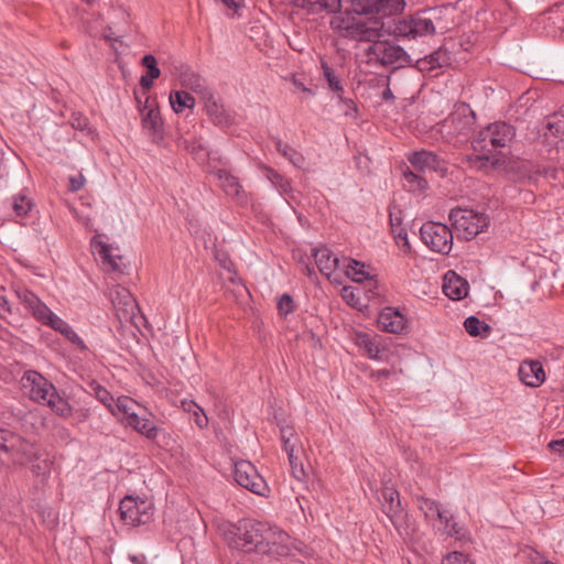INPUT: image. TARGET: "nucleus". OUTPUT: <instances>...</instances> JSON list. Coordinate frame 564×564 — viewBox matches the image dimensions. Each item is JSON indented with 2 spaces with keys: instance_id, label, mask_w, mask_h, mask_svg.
I'll return each instance as SVG.
<instances>
[{
  "instance_id": "2",
  "label": "nucleus",
  "mask_w": 564,
  "mask_h": 564,
  "mask_svg": "<svg viewBox=\"0 0 564 564\" xmlns=\"http://www.w3.org/2000/svg\"><path fill=\"white\" fill-rule=\"evenodd\" d=\"M229 547L243 553L285 555L289 535L269 522L241 519L224 533Z\"/></svg>"
},
{
  "instance_id": "11",
  "label": "nucleus",
  "mask_w": 564,
  "mask_h": 564,
  "mask_svg": "<svg viewBox=\"0 0 564 564\" xmlns=\"http://www.w3.org/2000/svg\"><path fill=\"white\" fill-rule=\"evenodd\" d=\"M139 111L141 113L142 129L145 134L156 144H161L164 140L163 120L160 110L156 106L149 104L147 97L144 104L141 102L139 97H135Z\"/></svg>"
},
{
  "instance_id": "52",
  "label": "nucleus",
  "mask_w": 564,
  "mask_h": 564,
  "mask_svg": "<svg viewBox=\"0 0 564 564\" xmlns=\"http://www.w3.org/2000/svg\"><path fill=\"white\" fill-rule=\"evenodd\" d=\"M193 419H194V422L195 424L199 427V429H204L207 426L208 424V419L204 412V410L202 409V412L200 411H194L193 412Z\"/></svg>"
},
{
  "instance_id": "22",
  "label": "nucleus",
  "mask_w": 564,
  "mask_h": 564,
  "mask_svg": "<svg viewBox=\"0 0 564 564\" xmlns=\"http://www.w3.org/2000/svg\"><path fill=\"white\" fill-rule=\"evenodd\" d=\"M401 214V210L395 206H391L389 208V223L391 227V232L399 246H401L404 249H410L408 232L405 228L402 227Z\"/></svg>"
},
{
  "instance_id": "55",
  "label": "nucleus",
  "mask_w": 564,
  "mask_h": 564,
  "mask_svg": "<svg viewBox=\"0 0 564 564\" xmlns=\"http://www.w3.org/2000/svg\"><path fill=\"white\" fill-rule=\"evenodd\" d=\"M295 447L296 443L293 442V440L288 441V443H283V448L288 454L289 460L296 459Z\"/></svg>"
},
{
  "instance_id": "6",
  "label": "nucleus",
  "mask_w": 564,
  "mask_h": 564,
  "mask_svg": "<svg viewBox=\"0 0 564 564\" xmlns=\"http://www.w3.org/2000/svg\"><path fill=\"white\" fill-rule=\"evenodd\" d=\"M516 137V128L506 121H496L481 129L471 145L475 151H487L509 147Z\"/></svg>"
},
{
  "instance_id": "21",
  "label": "nucleus",
  "mask_w": 564,
  "mask_h": 564,
  "mask_svg": "<svg viewBox=\"0 0 564 564\" xmlns=\"http://www.w3.org/2000/svg\"><path fill=\"white\" fill-rule=\"evenodd\" d=\"M41 404L47 405L54 414L63 419H68L73 414V408L68 400L61 395L56 388L53 389V392L48 393L45 401L41 402Z\"/></svg>"
},
{
  "instance_id": "45",
  "label": "nucleus",
  "mask_w": 564,
  "mask_h": 564,
  "mask_svg": "<svg viewBox=\"0 0 564 564\" xmlns=\"http://www.w3.org/2000/svg\"><path fill=\"white\" fill-rule=\"evenodd\" d=\"M442 564H474L462 552L448 553L442 561Z\"/></svg>"
},
{
  "instance_id": "32",
  "label": "nucleus",
  "mask_w": 564,
  "mask_h": 564,
  "mask_svg": "<svg viewBox=\"0 0 564 564\" xmlns=\"http://www.w3.org/2000/svg\"><path fill=\"white\" fill-rule=\"evenodd\" d=\"M170 102L175 112H182L185 108H194V97L183 90L174 91L170 95Z\"/></svg>"
},
{
  "instance_id": "46",
  "label": "nucleus",
  "mask_w": 564,
  "mask_h": 564,
  "mask_svg": "<svg viewBox=\"0 0 564 564\" xmlns=\"http://www.w3.org/2000/svg\"><path fill=\"white\" fill-rule=\"evenodd\" d=\"M223 12L229 18L240 17V10L243 8V2H223Z\"/></svg>"
},
{
  "instance_id": "3",
  "label": "nucleus",
  "mask_w": 564,
  "mask_h": 564,
  "mask_svg": "<svg viewBox=\"0 0 564 564\" xmlns=\"http://www.w3.org/2000/svg\"><path fill=\"white\" fill-rule=\"evenodd\" d=\"M30 465L36 477L45 479L52 470L53 459L40 453L36 446L19 434L7 429H0V463Z\"/></svg>"
},
{
  "instance_id": "7",
  "label": "nucleus",
  "mask_w": 564,
  "mask_h": 564,
  "mask_svg": "<svg viewBox=\"0 0 564 564\" xmlns=\"http://www.w3.org/2000/svg\"><path fill=\"white\" fill-rule=\"evenodd\" d=\"M475 121L474 111L462 106L438 123V131L448 142H463L474 130Z\"/></svg>"
},
{
  "instance_id": "41",
  "label": "nucleus",
  "mask_w": 564,
  "mask_h": 564,
  "mask_svg": "<svg viewBox=\"0 0 564 564\" xmlns=\"http://www.w3.org/2000/svg\"><path fill=\"white\" fill-rule=\"evenodd\" d=\"M530 173V180H536L538 176H544L551 180H558V174L561 173V171L553 166L532 165Z\"/></svg>"
},
{
  "instance_id": "49",
  "label": "nucleus",
  "mask_w": 564,
  "mask_h": 564,
  "mask_svg": "<svg viewBox=\"0 0 564 564\" xmlns=\"http://www.w3.org/2000/svg\"><path fill=\"white\" fill-rule=\"evenodd\" d=\"M118 294L122 297L124 305L128 306L127 312L133 314L134 308H137V303L132 299L130 292L126 289H122V291L118 292Z\"/></svg>"
},
{
  "instance_id": "60",
  "label": "nucleus",
  "mask_w": 564,
  "mask_h": 564,
  "mask_svg": "<svg viewBox=\"0 0 564 564\" xmlns=\"http://www.w3.org/2000/svg\"><path fill=\"white\" fill-rule=\"evenodd\" d=\"M389 80H390V76L387 77V87L382 93V99L386 101H390V100L394 99L393 93L389 87Z\"/></svg>"
},
{
  "instance_id": "38",
  "label": "nucleus",
  "mask_w": 564,
  "mask_h": 564,
  "mask_svg": "<svg viewBox=\"0 0 564 564\" xmlns=\"http://www.w3.org/2000/svg\"><path fill=\"white\" fill-rule=\"evenodd\" d=\"M93 393L98 401H100L113 415H116L113 397L111 393L98 383L91 384Z\"/></svg>"
},
{
  "instance_id": "42",
  "label": "nucleus",
  "mask_w": 564,
  "mask_h": 564,
  "mask_svg": "<svg viewBox=\"0 0 564 564\" xmlns=\"http://www.w3.org/2000/svg\"><path fill=\"white\" fill-rule=\"evenodd\" d=\"M142 66L148 68L147 76H149L152 79H156L161 75V69L158 67V61L155 56L148 54L142 57L141 61Z\"/></svg>"
},
{
  "instance_id": "34",
  "label": "nucleus",
  "mask_w": 564,
  "mask_h": 564,
  "mask_svg": "<svg viewBox=\"0 0 564 564\" xmlns=\"http://www.w3.org/2000/svg\"><path fill=\"white\" fill-rule=\"evenodd\" d=\"M11 200L13 212L20 217L26 216L33 207L32 199L24 192L13 195Z\"/></svg>"
},
{
  "instance_id": "31",
  "label": "nucleus",
  "mask_w": 564,
  "mask_h": 564,
  "mask_svg": "<svg viewBox=\"0 0 564 564\" xmlns=\"http://www.w3.org/2000/svg\"><path fill=\"white\" fill-rule=\"evenodd\" d=\"M464 327L465 330L473 337L486 338L491 332L490 326L476 316L467 317L464 322Z\"/></svg>"
},
{
  "instance_id": "12",
  "label": "nucleus",
  "mask_w": 564,
  "mask_h": 564,
  "mask_svg": "<svg viewBox=\"0 0 564 564\" xmlns=\"http://www.w3.org/2000/svg\"><path fill=\"white\" fill-rule=\"evenodd\" d=\"M234 477L239 486L256 495L265 496L268 491L267 482L250 462H237L234 468Z\"/></svg>"
},
{
  "instance_id": "50",
  "label": "nucleus",
  "mask_w": 564,
  "mask_h": 564,
  "mask_svg": "<svg viewBox=\"0 0 564 564\" xmlns=\"http://www.w3.org/2000/svg\"><path fill=\"white\" fill-rule=\"evenodd\" d=\"M292 469L293 476L302 480L305 477V471L303 468V465L299 462V457L296 456V459L289 460Z\"/></svg>"
},
{
  "instance_id": "37",
  "label": "nucleus",
  "mask_w": 564,
  "mask_h": 564,
  "mask_svg": "<svg viewBox=\"0 0 564 564\" xmlns=\"http://www.w3.org/2000/svg\"><path fill=\"white\" fill-rule=\"evenodd\" d=\"M346 274L355 282H362L369 278L368 272L365 271V264L355 259H348Z\"/></svg>"
},
{
  "instance_id": "30",
  "label": "nucleus",
  "mask_w": 564,
  "mask_h": 564,
  "mask_svg": "<svg viewBox=\"0 0 564 564\" xmlns=\"http://www.w3.org/2000/svg\"><path fill=\"white\" fill-rule=\"evenodd\" d=\"M275 149L281 155L288 159L289 162L293 164L295 167L303 169L305 158L297 150L293 149L291 145L284 143L281 140L275 141Z\"/></svg>"
},
{
  "instance_id": "27",
  "label": "nucleus",
  "mask_w": 564,
  "mask_h": 564,
  "mask_svg": "<svg viewBox=\"0 0 564 564\" xmlns=\"http://www.w3.org/2000/svg\"><path fill=\"white\" fill-rule=\"evenodd\" d=\"M127 426L132 427L149 440H155L159 434V427L149 419L142 417L139 414L135 415V420L128 421Z\"/></svg>"
},
{
  "instance_id": "23",
  "label": "nucleus",
  "mask_w": 564,
  "mask_h": 564,
  "mask_svg": "<svg viewBox=\"0 0 564 564\" xmlns=\"http://www.w3.org/2000/svg\"><path fill=\"white\" fill-rule=\"evenodd\" d=\"M357 345L364 349L366 355L373 360H381V352L384 350L381 338L379 336H370L368 334L357 335Z\"/></svg>"
},
{
  "instance_id": "51",
  "label": "nucleus",
  "mask_w": 564,
  "mask_h": 564,
  "mask_svg": "<svg viewBox=\"0 0 564 564\" xmlns=\"http://www.w3.org/2000/svg\"><path fill=\"white\" fill-rule=\"evenodd\" d=\"M85 185V178L82 174L77 176H70L69 177V186L68 189L70 192H78L80 191Z\"/></svg>"
},
{
  "instance_id": "33",
  "label": "nucleus",
  "mask_w": 564,
  "mask_h": 564,
  "mask_svg": "<svg viewBox=\"0 0 564 564\" xmlns=\"http://www.w3.org/2000/svg\"><path fill=\"white\" fill-rule=\"evenodd\" d=\"M403 178L406 186L411 192H422L427 187V181L424 178L423 173L411 171L409 167L403 171Z\"/></svg>"
},
{
  "instance_id": "15",
  "label": "nucleus",
  "mask_w": 564,
  "mask_h": 564,
  "mask_svg": "<svg viewBox=\"0 0 564 564\" xmlns=\"http://www.w3.org/2000/svg\"><path fill=\"white\" fill-rule=\"evenodd\" d=\"M377 323L380 329L391 334H400L406 327V318L397 308L384 307L378 315Z\"/></svg>"
},
{
  "instance_id": "64",
  "label": "nucleus",
  "mask_w": 564,
  "mask_h": 564,
  "mask_svg": "<svg viewBox=\"0 0 564 564\" xmlns=\"http://www.w3.org/2000/svg\"><path fill=\"white\" fill-rule=\"evenodd\" d=\"M293 84L296 88L301 89L302 91L313 94L312 90L310 88L305 87V85L302 82L294 79Z\"/></svg>"
},
{
  "instance_id": "59",
  "label": "nucleus",
  "mask_w": 564,
  "mask_h": 564,
  "mask_svg": "<svg viewBox=\"0 0 564 564\" xmlns=\"http://www.w3.org/2000/svg\"><path fill=\"white\" fill-rule=\"evenodd\" d=\"M153 80L154 79L150 78L149 76L142 75L140 78V85L143 89L149 90L153 87Z\"/></svg>"
},
{
  "instance_id": "9",
  "label": "nucleus",
  "mask_w": 564,
  "mask_h": 564,
  "mask_svg": "<svg viewBox=\"0 0 564 564\" xmlns=\"http://www.w3.org/2000/svg\"><path fill=\"white\" fill-rule=\"evenodd\" d=\"M153 503L140 497L126 496L119 505V512L124 524L139 527L149 523L154 514Z\"/></svg>"
},
{
  "instance_id": "4",
  "label": "nucleus",
  "mask_w": 564,
  "mask_h": 564,
  "mask_svg": "<svg viewBox=\"0 0 564 564\" xmlns=\"http://www.w3.org/2000/svg\"><path fill=\"white\" fill-rule=\"evenodd\" d=\"M18 296L25 310H28L39 323L59 333L80 350L87 349L86 344L73 327L66 321L57 316L35 293L30 290H22L18 292Z\"/></svg>"
},
{
  "instance_id": "24",
  "label": "nucleus",
  "mask_w": 564,
  "mask_h": 564,
  "mask_svg": "<svg viewBox=\"0 0 564 564\" xmlns=\"http://www.w3.org/2000/svg\"><path fill=\"white\" fill-rule=\"evenodd\" d=\"M449 57L448 53L442 48L431 53L423 58H419L415 61V67L420 72H432L436 68L443 67L448 64Z\"/></svg>"
},
{
  "instance_id": "17",
  "label": "nucleus",
  "mask_w": 564,
  "mask_h": 564,
  "mask_svg": "<svg viewBox=\"0 0 564 564\" xmlns=\"http://www.w3.org/2000/svg\"><path fill=\"white\" fill-rule=\"evenodd\" d=\"M518 376L522 383L532 388L540 387L545 381V372L541 362L534 360L522 361Z\"/></svg>"
},
{
  "instance_id": "44",
  "label": "nucleus",
  "mask_w": 564,
  "mask_h": 564,
  "mask_svg": "<svg viewBox=\"0 0 564 564\" xmlns=\"http://www.w3.org/2000/svg\"><path fill=\"white\" fill-rule=\"evenodd\" d=\"M278 310L281 315H288L295 310L294 301L291 295L284 293L278 301Z\"/></svg>"
},
{
  "instance_id": "25",
  "label": "nucleus",
  "mask_w": 564,
  "mask_h": 564,
  "mask_svg": "<svg viewBox=\"0 0 564 564\" xmlns=\"http://www.w3.org/2000/svg\"><path fill=\"white\" fill-rule=\"evenodd\" d=\"M180 83L184 88H187L194 93L200 94L203 97L206 96L210 91L206 87L205 79L189 68H186L181 72Z\"/></svg>"
},
{
  "instance_id": "5",
  "label": "nucleus",
  "mask_w": 564,
  "mask_h": 564,
  "mask_svg": "<svg viewBox=\"0 0 564 564\" xmlns=\"http://www.w3.org/2000/svg\"><path fill=\"white\" fill-rule=\"evenodd\" d=\"M382 36L375 37L366 48V55L369 62H376L382 66L403 67L412 65L413 59L403 47L390 41L380 40Z\"/></svg>"
},
{
  "instance_id": "18",
  "label": "nucleus",
  "mask_w": 564,
  "mask_h": 564,
  "mask_svg": "<svg viewBox=\"0 0 564 564\" xmlns=\"http://www.w3.org/2000/svg\"><path fill=\"white\" fill-rule=\"evenodd\" d=\"M468 282L456 274L454 271H448L444 276L443 292L454 301L463 300L468 294Z\"/></svg>"
},
{
  "instance_id": "36",
  "label": "nucleus",
  "mask_w": 564,
  "mask_h": 564,
  "mask_svg": "<svg viewBox=\"0 0 564 564\" xmlns=\"http://www.w3.org/2000/svg\"><path fill=\"white\" fill-rule=\"evenodd\" d=\"M419 509L424 513L427 520H443L444 516H442V510L440 509L438 503L430 498H420Z\"/></svg>"
},
{
  "instance_id": "40",
  "label": "nucleus",
  "mask_w": 564,
  "mask_h": 564,
  "mask_svg": "<svg viewBox=\"0 0 564 564\" xmlns=\"http://www.w3.org/2000/svg\"><path fill=\"white\" fill-rule=\"evenodd\" d=\"M546 128L554 137L564 140V112L553 115L547 120Z\"/></svg>"
},
{
  "instance_id": "19",
  "label": "nucleus",
  "mask_w": 564,
  "mask_h": 564,
  "mask_svg": "<svg viewBox=\"0 0 564 564\" xmlns=\"http://www.w3.org/2000/svg\"><path fill=\"white\" fill-rule=\"evenodd\" d=\"M205 99V110L209 119L217 126H228L231 122L229 112L225 109L224 105L209 91Z\"/></svg>"
},
{
  "instance_id": "26",
  "label": "nucleus",
  "mask_w": 564,
  "mask_h": 564,
  "mask_svg": "<svg viewBox=\"0 0 564 564\" xmlns=\"http://www.w3.org/2000/svg\"><path fill=\"white\" fill-rule=\"evenodd\" d=\"M177 145L191 153L199 163H204L208 159L209 153L200 140L181 137L177 139Z\"/></svg>"
},
{
  "instance_id": "1",
  "label": "nucleus",
  "mask_w": 564,
  "mask_h": 564,
  "mask_svg": "<svg viewBox=\"0 0 564 564\" xmlns=\"http://www.w3.org/2000/svg\"><path fill=\"white\" fill-rule=\"evenodd\" d=\"M390 2H301L307 11L333 13L330 25L335 30L346 31L347 35L359 41H371L378 36L392 35L397 39H416L435 33L434 20L452 3L427 8L409 19L384 20Z\"/></svg>"
},
{
  "instance_id": "35",
  "label": "nucleus",
  "mask_w": 564,
  "mask_h": 564,
  "mask_svg": "<svg viewBox=\"0 0 564 564\" xmlns=\"http://www.w3.org/2000/svg\"><path fill=\"white\" fill-rule=\"evenodd\" d=\"M265 177L280 192V194H289L292 191L291 182L278 171L265 167Z\"/></svg>"
},
{
  "instance_id": "20",
  "label": "nucleus",
  "mask_w": 564,
  "mask_h": 564,
  "mask_svg": "<svg viewBox=\"0 0 564 564\" xmlns=\"http://www.w3.org/2000/svg\"><path fill=\"white\" fill-rule=\"evenodd\" d=\"M313 257L321 273L328 279L332 278L335 270L339 267V259L327 248L313 249Z\"/></svg>"
},
{
  "instance_id": "53",
  "label": "nucleus",
  "mask_w": 564,
  "mask_h": 564,
  "mask_svg": "<svg viewBox=\"0 0 564 564\" xmlns=\"http://www.w3.org/2000/svg\"><path fill=\"white\" fill-rule=\"evenodd\" d=\"M280 435L282 443H288V441H292L295 437V432L292 426H282L280 429Z\"/></svg>"
},
{
  "instance_id": "56",
  "label": "nucleus",
  "mask_w": 564,
  "mask_h": 564,
  "mask_svg": "<svg viewBox=\"0 0 564 564\" xmlns=\"http://www.w3.org/2000/svg\"><path fill=\"white\" fill-rule=\"evenodd\" d=\"M338 98L346 105L347 109L345 110V113L347 116H355L357 113V107L351 99H344L341 95Z\"/></svg>"
},
{
  "instance_id": "48",
  "label": "nucleus",
  "mask_w": 564,
  "mask_h": 564,
  "mask_svg": "<svg viewBox=\"0 0 564 564\" xmlns=\"http://www.w3.org/2000/svg\"><path fill=\"white\" fill-rule=\"evenodd\" d=\"M443 533L456 539L463 538V529L454 519H452L449 527H444Z\"/></svg>"
},
{
  "instance_id": "28",
  "label": "nucleus",
  "mask_w": 564,
  "mask_h": 564,
  "mask_svg": "<svg viewBox=\"0 0 564 564\" xmlns=\"http://www.w3.org/2000/svg\"><path fill=\"white\" fill-rule=\"evenodd\" d=\"M113 406L116 414L120 412L124 415L122 422L126 425L128 421L135 420V415L138 414L135 408L139 406V404L133 399L126 395H121L116 400Z\"/></svg>"
},
{
  "instance_id": "16",
  "label": "nucleus",
  "mask_w": 564,
  "mask_h": 564,
  "mask_svg": "<svg viewBox=\"0 0 564 564\" xmlns=\"http://www.w3.org/2000/svg\"><path fill=\"white\" fill-rule=\"evenodd\" d=\"M381 497L383 512L390 519L392 524L398 528V524L403 517V509L399 492L392 487H386L381 492Z\"/></svg>"
},
{
  "instance_id": "61",
  "label": "nucleus",
  "mask_w": 564,
  "mask_h": 564,
  "mask_svg": "<svg viewBox=\"0 0 564 564\" xmlns=\"http://www.w3.org/2000/svg\"><path fill=\"white\" fill-rule=\"evenodd\" d=\"M389 376H390V370H388V369H380V370L372 372V377L378 380L388 378Z\"/></svg>"
},
{
  "instance_id": "8",
  "label": "nucleus",
  "mask_w": 564,
  "mask_h": 564,
  "mask_svg": "<svg viewBox=\"0 0 564 564\" xmlns=\"http://www.w3.org/2000/svg\"><path fill=\"white\" fill-rule=\"evenodd\" d=\"M449 220L455 230L469 240L482 232L488 227V218L473 209L455 208L449 213Z\"/></svg>"
},
{
  "instance_id": "29",
  "label": "nucleus",
  "mask_w": 564,
  "mask_h": 564,
  "mask_svg": "<svg viewBox=\"0 0 564 564\" xmlns=\"http://www.w3.org/2000/svg\"><path fill=\"white\" fill-rule=\"evenodd\" d=\"M217 177L221 188L227 195L239 196L242 187L236 176L231 175L228 171L220 169L217 171Z\"/></svg>"
},
{
  "instance_id": "10",
  "label": "nucleus",
  "mask_w": 564,
  "mask_h": 564,
  "mask_svg": "<svg viewBox=\"0 0 564 564\" xmlns=\"http://www.w3.org/2000/svg\"><path fill=\"white\" fill-rule=\"evenodd\" d=\"M423 243L432 251L448 254L453 247L452 230L442 223L427 221L420 228Z\"/></svg>"
},
{
  "instance_id": "47",
  "label": "nucleus",
  "mask_w": 564,
  "mask_h": 564,
  "mask_svg": "<svg viewBox=\"0 0 564 564\" xmlns=\"http://www.w3.org/2000/svg\"><path fill=\"white\" fill-rule=\"evenodd\" d=\"M470 162L480 169V167L486 166L489 163L491 165H496L498 160L495 159L494 156H489L488 154H484V155H475V156L470 158Z\"/></svg>"
},
{
  "instance_id": "14",
  "label": "nucleus",
  "mask_w": 564,
  "mask_h": 564,
  "mask_svg": "<svg viewBox=\"0 0 564 564\" xmlns=\"http://www.w3.org/2000/svg\"><path fill=\"white\" fill-rule=\"evenodd\" d=\"M409 162L413 169L420 173L436 172L441 176L447 173L446 162L436 153L427 150L413 152L409 156Z\"/></svg>"
},
{
  "instance_id": "63",
  "label": "nucleus",
  "mask_w": 564,
  "mask_h": 564,
  "mask_svg": "<svg viewBox=\"0 0 564 564\" xmlns=\"http://www.w3.org/2000/svg\"><path fill=\"white\" fill-rule=\"evenodd\" d=\"M343 297L350 303V301L354 299V292L349 288H344L343 290Z\"/></svg>"
},
{
  "instance_id": "57",
  "label": "nucleus",
  "mask_w": 564,
  "mask_h": 564,
  "mask_svg": "<svg viewBox=\"0 0 564 564\" xmlns=\"http://www.w3.org/2000/svg\"><path fill=\"white\" fill-rule=\"evenodd\" d=\"M183 408L185 411H187L188 413H192L194 411H200L202 412V408L195 403L194 401H183Z\"/></svg>"
},
{
  "instance_id": "58",
  "label": "nucleus",
  "mask_w": 564,
  "mask_h": 564,
  "mask_svg": "<svg viewBox=\"0 0 564 564\" xmlns=\"http://www.w3.org/2000/svg\"><path fill=\"white\" fill-rule=\"evenodd\" d=\"M7 313H11V307L4 296H0V316L3 317Z\"/></svg>"
},
{
  "instance_id": "43",
  "label": "nucleus",
  "mask_w": 564,
  "mask_h": 564,
  "mask_svg": "<svg viewBox=\"0 0 564 564\" xmlns=\"http://www.w3.org/2000/svg\"><path fill=\"white\" fill-rule=\"evenodd\" d=\"M98 253L104 263L108 264L112 270L119 269L117 259L111 254V247L109 245L100 242Z\"/></svg>"
},
{
  "instance_id": "54",
  "label": "nucleus",
  "mask_w": 564,
  "mask_h": 564,
  "mask_svg": "<svg viewBox=\"0 0 564 564\" xmlns=\"http://www.w3.org/2000/svg\"><path fill=\"white\" fill-rule=\"evenodd\" d=\"M550 449L564 457V437L561 440H554L549 444Z\"/></svg>"
},
{
  "instance_id": "13",
  "label": "nucleus",
  "mask_w": 564,
  "mask_h": 564,
  "mask_svg": "<svg viewBox=\"0 0 564 564\" xmlns=\"http://www.w3.org/2000/svg\"><path fill=\"white\" fill-rule=\"evenodd\" d=\"M21 384L30 399L40 404L45 401V398L55 388L48 379L35 370L25 371L21 378Z\"/></svg>"
},
{
  "instance_id": "62",
  "label": "nucleus",
  "mask_w": 564,
  "mask_h": 564,
  "mask_svg": "<svg viewBox=\"0 0 564 564\" xmlns=\"http://www.w3.org/2000/svg\"><path fill=\"white\" fill-rule=\"evenodd\" d=\"M87 120L86 119H76L74 122H73V127L75 128H78L80 130H84L87 128Z\"/></svg>"
},
{
  "instance_id": "39",
  "label": "nucleus",
  "mask_w": 564,
  "mask_h": 564,
  "mask_svg": "<svg viewBox=\"0 0 564 564\" xmlns=\"http://www.w3.org/2000/svg\"><path fill=\"white\" fill-rule=\"evenodd\" d=\"M322 69L323 75L327 80L330 90L336 93L337 96L340 97V95H343L344 93V88L339 78L335 75L334 69L330 66H328L327 63L325 62L322 63Z\"/></svg>"
}]
</instances>
